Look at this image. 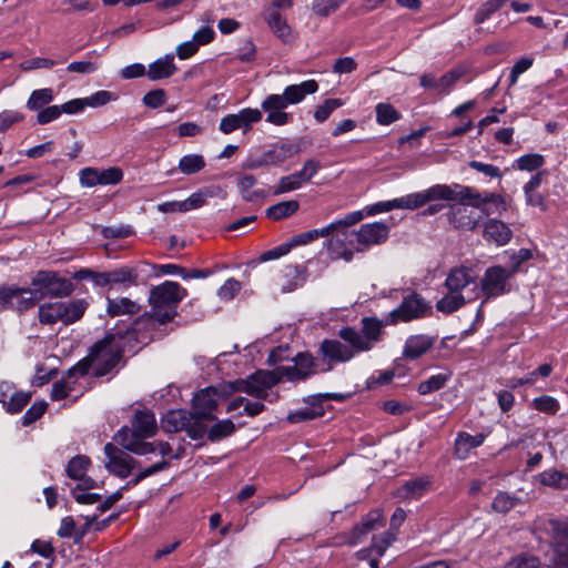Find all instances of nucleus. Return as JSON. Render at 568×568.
Wrapping results in <instances>:
<instances>
[{"instance_id":"nucleus-62","label":"nucleus","mask_w":568,"mask_h":568,"mask_svg":"<svg viewBox=\"0 0 568 568\" xmlns=\"http://www.w3.org/2000/svg\"><path fill=\"white\" fill-rule=\"evenodd\" d=\"M48 408V404L44 400L36 402L31 405V407L28 408V410L24 413V415L21 418V424L23 426H30L34 422H37L39 418L43 416Z\"/></svg>"},{"instance_id":"nucleus-54","label":"nucleus","mask_w":568,"mask_h":568,"mask_svg":"<svg viewBox=\"0 0 568 568\" xmlns=\"http://www.w3.org/2000/svg\"><path fill=\"white\" fill-rule=\"evenodd\" d=\"M216 193L213 189L204 187L197 192L192 193L186 200L182 201V206L185 212L203 206L209 197L214 196Z\"/></svg>"},{"instance_id":"nucleus-30","label":"nucleus","mask_w":568,"mask_h":568,"mask_svg":"<svg viewBox=\"0 0 568 568\" xmlns=\"http://www.w3.org/2000/svg\"><path fill=\"white\" fill-rule=\"evenodd\" d=\"M178 71L173 53H169L149 64L146 75L151 81H159L172 77Z\"/></svg>"},{"instance_id":"nucleus-6","label":"nucleus","mask_w":568,"mask_h":568,"mask_svg":"<svg viewBox=\"0 0 568 568\" xmlns=\"http://www.w3.org/2000/svg\"><path fill=\"white\" fill-rule=\"evenodd\" d=\"M515 274L516 267L506 268L500 265H493L486 268L480 278V290L485 296L484 302L510 293L513 290L511 280Z\"/></svg>"},{"instance_id":"nucleus-41","label":"nucleus","mask_w":568,"mask_h":568,"mask_svg":"<svg viewBox=\"0 0 568 568\" xmlns=\"http://www.w3.org/2000/svg\"><path fill=\"white\" fill-rule=\"evenodd\" d=\"M429 480L424 477L407 480L398 490L402 498L418 499L428 489Z\"/></svg>"},{"instance_id":"nucleus-1","label":"nucleus","mask_w":568,"mask_h":568,"mask_svg":"<svg viewBox=\"0 0 568 568\" xmlns=\"http://www.w3.org/2000/svg\"><path fill=\"white\" fill-rule=\"evenodd\" d=\"M428 203L436 201L457 202L480 210L489 216L491 213H503L507 210L503 195L493 192H479L473 186L458 183L435 184L427 189Z\"/></svg>"},{"instance_id":"nucleus-28","label":"nucleus","mask_w":568,"mask_h":568,"mask_svg":"<svg viewBox=\"0 0 568 568\" xmlns=\"http://www.w3.org/2000/svg\"><path fill=\"white\" fill-rule=\"evenodd\" d=\"M474 282V271L470 267L460 266L453 268L448 273L445 280V286L452 293H462L466 286Z\"/></svg>"},{"instance_id":"nucleus-47","label":"nucleus","mask_w":568,"mask_h":568,"mask_svg":"<svg viewBox=\"0 0 568 568\" xmlns=\"http://www.w3.org/2000/svg\"><path fill=\"white\" fill-rule=\"evenodd\" d=\"M72 277L78 281L89 280L97 287H105V286L110 287L109 271L95 272L90 268H80L79 271H77L73 274Z\"/></svg>"},{"instance_id":"nucleus-24","label":"nucleus","mask_w":568,"mask_h":568,"mask_svg":"<svg viewBox=\"0 0 568 568\" xmlns=\"http://www.w3.org/2000/svg\"><path fill=\"white\" fill-rule=\"evenodd\" d=\"M261 111L266 113V122L273 125L282 126L291 122L292 115L284 110V104L277 103L273 94L267 95L261 103Z\"/></svg>"},{"instance_id":"nucleus-15","label":"nucleus","mask_w":568,"mask_h":568,"mask_svg":"<svg viewBox=\"0 0 568 568\" xmlns=\"http://www.w3.org/2000/svg\"><path fill=\"white\" fill-rule=\"evenodd\" d=\"M534 529L549 535L556 542L568 541V517L540 516L534 521Z\"/></svg>"},{"instance_id":"nucleus-60","label":"nucleus","mask_w":568,"mask_h":568,"mask_svg":"<svg viewBox=\"0 0 568 568\" xmlns=\"http://www.w3.org/2000/svg\"><path fill=\"white\" fill-rule=\"evenodd\" d=\"M341 99H326L321 105H318L314 112V119L322 123L326 121L333 111L343 105Z\"/></svg>"},{"instance_id":"nucleus-7","label":"nucleus","mask_w":568,"mask_h":568,"mask_svg":"<svg viewBox=\"0 0 568 568\" xmlns=\"http://www.w3.org/2000/svg\"><path fill=\"white\" fill-rule=\"evenodd\" d=\"M0 300L4 302L6 308L20 313L31 310L38 304L32 286L20 287L16 284L0 285Z\"/></svg>"},{"instance_id":"nucleus-48","label":"nucleus","mask_w":568,"mask_h":568,"mask_svg":"<svg viewBox=\"0 0 568 568\" xmlns=\"http://www.w3.org/2000/svg\"><path fill=\"white\" fill-rule=\"evenodd\" d=\"M235 432V425L231 419H222L216 422L207 430V439L212 443L231 436Z\"/></svg>"},{"instance_id":"nucleus-25","label":"nucleus","mask_w":568,"mask_h":568,"mask_svg":"<svg viewBox=\"0 0 568 568\" xmlns=\"http://www.w3.org/2000/svg\"><path fill=\"white\" fill-rule=\"evenodd\" d=\"M544 174V172L538 171L536 174L531 175L523 187L526 204L528 206L538 207L542 212L547 210V202L544 194L538 192V189L541 185Z\"/></svg>"},{"instance_id":"nucleus-18","label":"nucleus","mask_w":568,"mask_h":568,"mask_svg":"<svg viewBox=\"0 0 568 568\" xmlns=\"http://www.w3.org/2000/svg\"><path fill=\"white\" fill-rule=\"evenodd\" d=\"M480 219L463 204L450 205L447 212V221L457 230L474 231L479 225Z\"/></svg>"},{"instance_id":"nucleus-2","label":"nucleus","mask_w":568,"mask_h":568,"mask_svg":"<svg viewBox=\"0 0 568 568\" xmlns=\"http://www.w3.org/2000/svg\"><path fill=\"white\" fill-rule=\"evenodd\" d=\"M144 318H136L125 329L115 326L105 336L93 344L89 356L93 363V374L97 377L109 374L121 361L124 349V338H135L140 324Z\"/></svg>"},{"instance_id":"nucleus-5","label":"nucleus","mask_w":568,"mask_h":568,"mask_svg":"<svg viewBox=\"0 0 568 568\" xmlns=\"http://www.w3.org/2000/svg\"><path fill=\"white\" fill-rule=\"evenodd\" d=\"M37 302L43 298H63L74 292V284L54 271H39L31 280Z\"/></svg>"},{"instance_id":"nucleus-53","label":"nucleus","mask_w":568,"mask_h":568,"mask_svg":"<svg viewBox=\"0 0 568 568\" xmlns=\"http://www.w3.org/2000/svg\"><path fill=\"white\" fill-rule=\"evenodd\" d=\"M520 499L506 491H499L493 503L491 508L494 511L499 514H506L519 504Z\"/></svg>"},{"instance_id":"nucleus-19","label":"nucleus","mask_w":568,"mask_h":568,"mask_svg":"<svg viewBox=\"0 0 568 568\" xmlns=\"http://www.w3.org/2000/svg\"><path fill=\"white\" fill-rule=\"evenodd\" d=\"M306 404L294 412L288 413L286 419L291 424H298L320 418L324 415V406L321 405V397L318 395H310L303 399Z\"/></svg>"},{"instance_id":"nucleus-44","label":"nucleus","mask_w":568,"mask_h":568,"mask_svg":"<svg viewBox=\"0 0 568 568\" xmlns=\"http://www.w3.org/2000/svg\"><path fill=\"white\" fill-rule=\"evenodd\" d=\"M466 303L462 293H448L436 303V310L444 314H452L463 307Z\"/></svg>"},{"instance_id":"nucleus-21","label":"nucleus","mask_w":568,"mask_h":568,"mask_svg":"<svg viewBox=\"0 0 568 568\" xmlns=\"http://www.w3.org/2000/svg\"><path fill=\"white\" fill-rule=\"evenodd\" d=\"M156 430L154 414L150 410H136L132 420V429H128V437L150 438L155 435Z\"/></svg>"},{"instance_id":"nucleus-45","label":"nucleus","mask_w":568,"mask_h":568,"mask_svg":"<svg viewBox=\"0 0 568 568\" xmlns=\"http://www.w3.org/2000/svg\"><path fill=\"white\" fill-rule=\"evenodd\" d=\"M53 98V90L51 88L34 90L27 101V108L31 111H39L51 103Z\"/></svg>"},{"instance_id":"nucleus-14","label":"nucleus","mask_w":568,"mask_h":568,"mask_svg":"<svg viewBox=\"0 0 568 568\" xmlns=\"http://www.w3.org/2000/svg\"><path fill=\"white\" fill-rule=\"evenodd\" d=\"M356 240L358 245L357 251H364L372 245H379L384 243L389 235V226L384 222H373L363 224L356 232Z\"/></svg>"},{"instance_id":"nucleus-56","label":"nucleus","mask_w":568,"mask_h":568,"mask_svg":"<svg viewBox=\"0 0 568 568\" xmlns=\"http://www.w3.org/2000/svg\"><path fill=\"white\" fill-rule=\"evenodd\" d=\"M396 540V532L393 530L384 531L372 539L371 548L377 557H383L388 547Z\"/></svg>"},{"instance_id":"nucleus-33","label":"nucleus","mask_w":568,"mask_h":568,"mask_svg":"<svg viewBox=\"0 0 568 568\" xmlns=\"http://www.w3.org/2000/svg\"><path fill=\"white\" fill-rule=\"evenodd\" d=\"M116 439L123 448L136 455H148L155 452V445L153 443L144 442V438L138 436L128 437V428L120 429Z\"/></svg>"},{"instance_id":"nucleus-9","label":"nucleus","mask_w":568,"mask_h":568,"mask_svg":"<svg viewBox=\"0 0 568 568\" xmlns=\"http://www.w3.org/2000/svg\"><path fill=\"white\" fill-rule=\"evenodd\" d=\"M426 310L427 305L424 298L419 294L412 292L404 296L402 303L388 314L386 324L410 322L422 317L426 313Z\"/></svg>"},{"instance_id":"nucleus-17","label":"nucleus","mask_w":568,"mask_h":568,"mask_svg":"<svg viewBox=\"0 0 568 568\" xmlns=\"http://www.w3.org/2000/svg\"><path fill=\"white\" fill-rule=\"evenodd\" d=\"M217 390L210 386L201 389L193 397V409L195 418L215 419L212 413L217 407Z\"/></svg>"},{"instance_id":"nucleus-55","label":"nucleus","mask_w":568,"mask_h":568,"mask_svg":"<svg viewBox=\"0 0 568 568\" xmlns=\"http://www.w3.org/2000/svg\"><path fill=\"white\" fill-rule=\"evenodd\" d=\"M205 166L204 158L200 154H187L181 158L179 169L184 174H194Z\"/></svg>"},{"instance_id":"nucleus-12","label":"nucleus","mask_w":568,"mask_h":568,"mask_svg":"<svg viewBox=\"0 0 568 568\" xmlns=\"http://www.w3.org/2000/svg\"><path fill=\"white\" fill-rule=\"evenodd\" d=\"M320 353L328 363L327 371H329L333 364L346 363L362 352L357 351L353 345L344 344L338 339H324L320 345Z\"/></svg>"},{"instance_id":"nucleus-35","label":"nucleus","mask_w":568,"mask_h":568,"mask_svg":"<svg viewBox=\"0 0 568 568\" xmlns=\"http://www.w3.org/2000/svg\"><path fill=\"white\" fill-rule=\"evenodd\" d=\"M38 317L43 325H53L59 322L64 325L62 301L41 304L38 310Z\"/></svg>"},{"instance_id":"nucleus-43","label":"nucleus","mask_w":568,"mask_h":568,"mask_svg":"<svg viewBox=\"0 0 568 568\" xmlns=\"http://www.w3.org/2000/svg\"><path fill=\"white\" fill-rule=\"evenodd\" d=\"M485 435L484 434H476L470 435L466 432H462L458 434L455 446H456V453H463L462 457H465L470 449L477 448L485 442Z\"/></svg>"},{"instance_id":"nucleus-32","label":"nucleus","mask_w":568,"mask_h":568,"mask_svg":"<svg viewBox=\"0 0 568 568\" xmlns=\"http://www.w3.org/2000/svg\"><path fill=\"white\" fill-rule=\"evenodd\" d=\"M435 339L427 335L409 336L404 346L403 355L409 359H417L434 345Z\"/></svg>"},{"instance_id":"nucleus-36","label":"nucleus","mask_w":568,"mask_h":568,"mask_svg":"<svg viewBox=\"0 0 568 568\" xmlns=\"http://www.w3.org/2000/svg\"><path fill=\"white\" fill-rule=\"evenodd\" d=\"M263 18L272 32L283 41H287L291 34V28L285 18L276 10H265Z\"/></svg>"},{"instance_id":"nucleus-51","label":"nucleus","mask_w":568,"mask_h":568,"mask_svg":"<svg viewBox=\"0 0 568 568\" xmlns=\"http://www.w3.org/2000/svg\"><path fill=\"white\" fill-rule=\"evenodd\" d=\"M450 374L439 373L432 375L426 381L419 383L417 390L420 395H427L433 392L442 389L448 382Z\"/></svg>"},{"instance_id":"nucleus-49","label":"nucleus","mask_w":568,"mask_h":568,"mask_svg":"<svg viewBox=\"0 0 568 568\" xmlns=\"http://www.w3.org/2000/svg\"><path fill=\"white\" fill-rule=\"evenodd\" d=\"M375 112L376 122L381 125H389L402 118L400 113L390 103H377Z\"/></svg>"},{"instance_id":"nucleus-31","label":"nucleus","mask_w":568,"mask_h":568,"mask_svg":"<svg viewBox=\"0 0 568 568\" xmlns=\"http://www.w3.org/2000/svg\"><path fill=\"white\" fill-rule=\"evenodd\" d=\"M268 165H280L297 153V148L290 142H276L263 151Z\"/></svg>"},{"instance_id":"nucleus-52","label":"nucleus","mask_w":568,"mask_h":568,"mask_svg":"<svg viewBox=\"0 0 568 568\" xmlns=\"http://www.w3.org/2000/svg\"><path fill=\"white\" fill-rule=\"evenodd\" d=\"M505 3L501 0H487L476 11L473 18V22L476 26L483 24L488 20L496 11L503 8Z\"/></svg>"},{"instance_id":"nucleus-58","label":"nucleus","mask_w":568,"mask_h":568,"mask_svg":"<svg viewBox=\"0 0 568 568\" xmlns=\"http://www.w3.org/2000/svg\"><path fill=\"white\" fill-rule=\"evenodd\" d=\"M75 381L69 379L68 376L62 377L52 385L51 399L62 400L67 398L74 388Z\"/></svg>"},{"instance_id":"nucleus-27","label":"nucleus","mask_w":568,"mask_h":568,"mask_svg":"<svg viewBox=\"0 0 568 568\" xmlns=\"http://www.w3.org/2000/svg\"><path fill=\"white\" fill-rule=\"evenodd\" d=\"M196 419L192 413L186 409L169 410L161 420V425L166 433H178L190 426V423Z\"/></svg>"},{"instance_id":"nucleus-10","label":"nucleus","mask_w":568,"mask_h":568,"mask_svg":"<svg viewBox=\"0 0 568 568\" xmlns=\"http://www.w3.org/2000/svg\"><path fill=\"white\" fill-rule=\"evenodd\" d=\"M263 113L258 109L245 108L237 113H232L223 116L220 122V131L224 134H230L235 130H243L247 132L251 130L252 124L262 120Z\"/></svg>"},{"instance_id":"nucleus-20","label":"nucleus","mask_w":568,"mask_h":568,"mask_svg":"<svg viewBox=\"0 0 568 568\" xmlns=\"http://www.w3.org/2000/svg\"><path fill=\"white\" fill-rule=\"evenodd\" d=\"M384 526V519L381 510L374 509L365 515L362 520L356 524L351 534V545H357L363 538L372 531H375Z\"/></svg>"},{"instance_id":"nucleus-16","label":"nucleus","mask_w":568,"mask_h":568,"mask_svg":"<svg viewBox=\"0 0 568 568\" xmlns=\"http://www.w3.org/2000/svg\"><path fill=\"white\" fill-rule=\"evenodd\" d=\"M318 90L315 80H306L298 84L287 85L282 94H273L277 103L284 104L286 108L291 104L302 102L307 94H313Z\"/></svg>"},{"instance_id":"nucleus-46","label":"nucleus","mask_w":568,"mask_h":568,"mask_svg":"<svg viewBox=\"0 0 568 568\" xmlns=\"http://www.w3.org/2000/svg\"><path fill=\"white\" fill-rule=\"evenodd\" d=\"M90 464L91 460L88 456L77 455L69 460L65 473L71 479L78 480L87 474Z\"/></svg>"},{"instance_id":"nucleus-4","label":"nucleus","mask_w":568,"mask_h":568,"mask_svg":"<svg viewBox=\"0 0 568 568\" xmlns=\"http://www.w3.org/2000/svg\"><path fill=\"white\" fill-rule=\"evenodd\" d=\"M361 323V332L347 326L339 329L338 337L363 353L371 351L374 344L381 339L382 328L387 324L386 320L381 321L376 317H363Z\"/></svg>"},{"instance_id":"nucleus-34","label":"nucleus","mask_w":568,"mask_h":568,"mask_svg":"<svg viewBox=\"0 0 568 568\" xmlns=\"http://www.w3.org/2000/svg\"><path fill=\"white\" fill-rule=\"evenodd\" d=\"M140 310L139 303L129 297H106V314L111 317L135 315Z\"/></svg>"},{"instance_id":"nucleus-29","label":"nucleus","mask_w":568,"mask_h":568,"mask_svg":"<svg viewBox=\"0 0 568 568\" xmlns=\"http://www.w3.org/2000/svg\"><path fill=\"white\" fill-rule=\"evenodd\" d=\"M353 235L348 232V236L342 235L341 231L334 234L325 242L328 255L332 260H344L351 262L354 257V252L347 247L346 241Z\"/></svg>"},{"instance_id":"nucleus-38","label":"nucleus","mask_w":568,"mask_h":568,"mask_svg":"<svg viewBox=\"0 0 568 568\" xmlns=\"http://www.w3.org/2000/svg\"><path fill=\"white\" fill-rule=\"evenodd\" d=\"M257 184V179L252 174H244L239 176L236 185L242 199L246 202H254L265 196L263 190H254Z\"/></svg>"},{"instance_id":"nucleus-39","label":"nucleus","mask_w":568,"mask_h":568,"mask_svg":"<svg viewBox=\"0 0 568 568\" xmlns=\"http://www.w3.org/2000/svg\"><path fill=\"white\" fill-rule=\"evenodd\" d=\"M300 209L296 200L282 201L266 209L265 215L272 221H281L294 215Z\"/></svg>"},{"instance_id":"nucleus-42","label":"nucleus","mask_w":568,"mask_h":568,"mask_svg":"<svg viewBox=\"0 0 568 568\" xmlns=\"http://www.w3.org/2000/svg\"><path fill=\"white\" fill-rule=\"evenodd\" d=\"M538 481L542 486L568 489V473H562L555 468L546 469L538 475Z\"/></svg>"},{"instance_id":"nucleus-8","label":"nucleus","mask_w":568,"mask_h":568,"mask_svg":"<svg viewBox=\"0 0 568 568\" xmlns=\"http://www.w3.org/2000/svg\"><path fill=\"white\" fill-rule=\"evenodd\" d=\"M428 203L427 189L420 192H415L407 194L405 196L389 200V201H381L374 203L365 209L366 215L372 216L379 213L389 212L394 209L399 210H416Z\"/></svg>"},{"instance_id":"nucleus-13","label":"nucleus","mask_w":568,"mask_h":568,"mask_svg":"<svg viewBox=\"0 0 568 568\" xmlns=\"http://www.w3.org/2000/svg\"><path fill=\"white\" fill-rule=\"evenodd\" d=\"M104 454L108 457V462L105 463L106 469L120 478L129 477L132 469L138 464L133 457L120 450L111 443L104 446Z\"/></svg>"},{"instance_id":"nucleus-59","label":"nucleus","mask_w":568,"mask_h":568,"mask_svg":"<svg viewBox=\"0 0 568 568\" xmlns=\"http://www.w3.org/2000/svg\"><path fill=\"white\" fill-rule=\"evenodd\" d=\"M347 0H314L312 10L316 16L328 17L335 12Z\"/></svg>"},{"instance_id":"nucleus-50","label":"nucleus","mask_w":568,"mask_h":568,"mask_svg":"<svg viewBox=\"0 0 568 568\" xmlns=\"http://www.w3.org/2000/svg\"><path fill=\"white\" fill-rule=\"evenodd\" d=\"M545 163V159L541 154L538 153H528L518 158L514 164L513 169L532 172L539 170Z\"/></svg>"},{"instance_id":"nucleus-37","label":"nucleus","mask_w":568,"mask_h":568,"mask_svg":"<svg viewBox=\"0 0 568 568\" xmlns=\"http://www.w3.org/2000/svg\"><path fill=\"white\" fill-rule=\"evenodd\" d=\"M283 276L287 283L283 285V292H292L304 285L307 278V268L303 265H286L283 270Z\"/></svg>"},{"instance_id":"nucleus-3","label":"nucleus","mask_w":568,"mask_h":568,"mask_svg":"<svg viewBox=\"0 0 568 568\" xmlns=\"http://www.w3.org/2000/svg\"><path fill=\"white\" fill-rule=\"evenodd\" d=\"M187 295V292L178 282L165 281L150 290L149 304L151 314L141 316L145 321L140 324L149 323L151 320L159 324H166L178 315L180 302Z\"/></svg>"},{"instance_id":"nucleus-22","label":"nucleus","mask_w":568,"mask_h":568,"mask_svg":"<svg viewBox=\"0 0 568 568\" xmlns=\"http://www.w3.org/2000/svg\"><path fill=\"white\" fill-rule=\"evenodd\" d=\"M364 219L363 211H354L351 213H347L343 219L336 220L328 225L317 230L316 229V236L318 237H327L329 235L336 234L338 231H341L342 235L347 237L348 236V227L357 224Z\"/></svg>"},{"instance_id":"nucleus-26","label":"nucleus","mask_w":568,"mask_h":568,"mask_svg":"<svg viewBox=\"0 0 568 568\" xmlns=\"http://www.w3.org/2000/svg\"><path fill=\"white\" fill-rule=\"evenodd\" d=\"M140 272L138 267L123 265L121 267L109 271L110 287H119L126 290L138 285Z\"/></svg>"},{"instance_id":"nucleus-63","label":"nucleus","mask_w":568,"mask_h":568,"mask_svg":"<svg viewBox=\"0 0 568 568\" xmlns=\"http://www.w3.org/2000/svg\"><path fill=\"white\" fill-rule=\"evenodd\" d=\"M551 562L556 568H568V541L554 545Z\"/></svg>"},{"instance_id":"nucleus-64","label":"nucleus","mask_w":568,"mask_h":568,"mask_svg":"<svg viewBox=\"0 0 568 568\" xmlns=\"http://www.w3.org/2000/svg\"><path fill=\"white\" fill-rule=\"evenodd\" d=\"M540 560L534 555H520L508 561L504 568H539Z\"/></svg>"},{"instance_id":"nucleus-61","label":"nucleus","mask_w":568,"mask_h":568,"mask_svg":"<svg viewBox=\"0 0 568 568\" xmlns=\"http://www.w3.org/2000/svg\"><path fill=\"white\" fill-rule=\"evenodd\" d=\"M532 406L536 410L546 414H556L560 408L558 400L555 397L548 395L534 398Z\"/></svg>"},{"instance_id":"nucleus-40","label":"nucleus","mask_w":568,"mask_h":568,"mask_svg":"<svg viewBox=\"0 0 568 568\" xmlns=\"http://www.w3.org/2000/svg\"><path fill=\"white\" fill-rule=\"evenodd\" d=\"M88 306L89 303L84 298H77L69 302H62L64 325H71L80 321L83 317Z\"/></svg>"},{"instance_id":"nucleus-57","label":"nucleus","mask_w":568,"mask_h":568,"mask_svg":"<svg viewBox=\"0 0 568 568\" xmlns=\"http://www.w3.org/2000/svg\"><path fill=\"white\" fill-rule=\"evenodd\" d=\"M30 392H14L11 394L10 399L6 403L3 408L9 414L20 413L30 402Z\"/></svg>"},{"instance_id":"nucleus-23","label":"nucleus","mask_w":568,"mask_h":568,"mask_svg":"<svg viewBox=\"0 0 568 568\" xmlns=\"http://www.w3.org/2000/svg\"><path fill=\"white\" fill-rule=\"evenodd\" d=\"M483 236L498 246H504L511 240L513 231L503 221L489 219L484 223Z\"/></svg>"},{"instance_id":"nucleus-11","label":"nucleus","mask_w":568,"mask_h":568,"mask_svg":"<svg viewBox=\"0 0 568 568\" xmlns=\"http://www.w3.org/2000/svg\"><path fill=\"white\" fill-rule=\"evenodd\" d=\"M293 365L276 368L281 378L290 382L305 381L315 373V358L310 353H298Z\"/></svg>"}]
</instances>
